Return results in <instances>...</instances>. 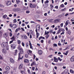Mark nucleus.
I'll list each match as a JSON object with an SVG mask.
<instances>
[{
  "label": "nucleus",
  "mask_w": 74,
  "mask_h": 74,
  "mask_svg": "<svg viewBox=\"0 0 74 74\" xmlns=\"http://www.w3.org/2000/svg\"><path fill=\"white\" fill-rule=\"evenodd\" d=\"M70 73H74V71H73L71 69L70 70Z\"/></svg>",
  "instance_id": "nucleus-37"
},
{
  "label": "nucleus",
  "mask_w": 74,
  "mask_h": 74,
  "mask_svg": "<svg viewBox=\"0 0 74 74\" xmlns=\"http://www.w3.org/2000/svg\"><path fill=\"white\" fill-rule=\"evenodd\" d=\"M25 39H27V36L25 35H24L23 36Z\"/></svg>",
  "instance_id": "nucleus-25"
},
{
  "label": "nucleus",
  "mask_w": 74,
  "mask_h": 74,
  "mask_svg": "<svg viewBox=\"0 0 74 74\" xmlns=\"http://www.w3.org/2000/svg\"><path fill=\"white\" fill-rule=\"evenodd\" d=\"M8 44V42H5L2 43L1 44V46L2 47H3L4 48H6V50H8V46L7 45Z\"/></svg>",
  "instance_id": "nucleus-1"
},
{
  "label": "nucleus",
  "mask_w": 74,
  "mask_h": 74,
  "mask_svg": "<svg viewBox=\"0 0 74 74\" xmlns=\"http://www.w3.org/2000/svg\"><path fill=\"white\" fill-rule=\"evenodd\" d=\"M65 73H67V74H70V73H69L68 71H67L66 72L65 71Z\"/></svg>",
  "instance_id": "nucleus-58"
},
{
  "label": "nucleus",
  "mask_w": 74,
  "mask_h": 74,
  "mask_svg": "<svg viewBox=\"0 0 74 74\" xmlns=\"http://www.w3.org/2000/svg\"><path fill=\"white\" fill-rule=\"evenodd\" d=\"M22 54L23 53H19L18 54V60H19L20 59H22L23 58V56H22Z\"/></svg>",
  "instance_id": "nucleus-2"
},
{
  "label": "nucleus",
  "mask_w": 74,
  "mask_h": 74,
  "mask_svg": "<svg viewBox=\"0 0 74 74\" xmlns=\"http://www.w3.org/2000/svg\"><path fill=\"white\" fill-rule=\"evenodd\" d=\"M16 2L18 3H20L21 2V1H20L19 0H16Z\"/></svg>",
  "instance_id": "nucleus-49"
},
{
  "label": "nucleus",
  "mask_w": 74,
  "mask_h": 74,
  "mask_svg": "<svg viewBox=\"0 0 74 74\" xmlns=\"http://www.w3.org/2000/svg\"><path fill=\"white\" fill-rule=\"evenodd\" d=\"M18 49L19 50H20L21 49H22V47H21V46L20 45H18Z\"/></svg>",
  "instance_id": "nucleus-22"
},
{
  "label": "nucleus",
  "mask_w": 74,
  "mask_h": 74,
  "mask_svg": "<svg viewBox=\"0 0 74 74\" xmlns=\"http://www.w3.org/2000/svg\"><path fill=\"white\" fill-rule=\"evenodd\" d=\"M63 23L61 24H60L61 27H62L63 26Z\"/></svg>",
  "instance_id": "nucleus-62"
},
{
  "label": "nucleus",
  "mask_w": 74,
  "mask_h": 74,
  "mask_svg": "<svg viewBox=\"0 0 74 74\" xmlns=\"http://www.w3.org/2000/svg\"><path fill=\"white\" fill-rule=\"evenodd\" d=\"M36 38H38V36H39V33H38V32L37 29V28H36Z\"/></svg>",
  "instance_id": "nucleus-7"
},
{
  "label": "nucleus",
  "mask_w": 74,
  "mask_h": 74,
  "mask_svg": "<svg viewBox=\"0 0 74 74\" xmlns=\"http://www.w3.org/2000/svg\"><path fill=\"white\" fill-rule=\"evenodd\" d=\"M16 22V19H15L13 20V23H15Z\"/></svg>",
  "instance_id": "nucleus-34"
},
{
  "label": "nucleus",
  "mask_w": 74,
  "mask_h": 74,
  "mask_svg": "<svg viewBox=\"0 0 74 74\" xmlns=\"http://www.w3.org/2000/svg\"><path fill=\"white\" fill-rule=\"evenodd\" d=\"M24 62L25 63H29V60L27 59H25L24 60Z\"/></svg>",
  "instance_id": "nucleus-18"
},
{
  "label": "nucleus",
  "mask_w": 74,
  "mask_h": 74,
  "mask_svg": "<svg viewBox=\"0 0 74 74\" xmlns=\"http://www.w3.org/2000/svg\"><path fill=\"white\" fill-rule=\"evenodd\" d=\"M25 24L24 23H22L21 25V26H23V27L24 26H25Z\"/></svg>",
  "instance_id": "nucleus-52"
},
{
  "label": "nucleus",
  "mask_w": 74,
  "mask_h": 74,
  "mask_svg": "<svg viewBox=\"0 0 74 74\" xmlns=\"http://www.w3.org/2000/svg\"><path fill=\"white\" fill-rule=\"evenodd\" d=\"M40 42L42 43H43V42H44V40H41L40 41Z\"/></svg>",
  "instance_id": "nucleus-55"
},
{
  "label": "nucleus",
  "mask_w": 74,
  "mask_h": 74,
  "mask_svg": "<svg viewBox=\"0 0 74 74\" xmlns=\"http://www.w3.org/2000/svg\"><path fill=\"white\" fill-rule=\"evenodd\" d=\"M33 65H36V62H33L31 64V66H33Z\"/></svg>",
  "instance_id": "nucleus-21"
},
{
  "label": "nucleus",
  "mask_w": 74,
  "mask_h": 74,
  "mask_svg": "<svg viewBox=\"0 0 74 74\" xmlns=\"http://www.w3.org/2000/svg\"><path fill=\"white\" fill-rule=\"evenodd\" d=\"M54 46H55V47H57L58 46H57V44H54Z\"/></svg>",
  "instance_id": "nucleus-59"
},
{
  "label": "nucleus",
  "mask_w": 74,
  "mask_h": 74,
  "mask_svg": "<svg viewBox=\"0 0 74 74\" xmlns=\"http://www.w3.org/2000/svg\"><path fill=\"white\" fill-rule=\"evenodd\" d=\"M12 34L11 33H10V37H11L12 36Z\"/></svg>",
  "instance_id": "nucleus-56"
},
{
  "label": "nucleus",
  "mask_w": 74,
  "mask_h": 74,
  "mask_svg": "<svg viewBox=\"0 0 74 74\" xmlns=\"http://www.w3.org/2000/svg\"><path fill=\"white\" fill-rule=\"evenodd\" d=\"M11 1H8L7 3L6 4V5H7L8 6V5H10L11 4Z\"/></svg>",
  "instance_id": "nucleus-13"
},
{
  "label": "nucleus",
  "mask_w": 74,
  "mask_h": 74,
  "mask_svg": "<svg viewBox=\"0 0 74 74\" xmlns=\"http://www.w3.org/2000/svg\"><path fill=\"white\" fill-rule=\"evenodd\" d=\"M21 30V29L20 28H17V29H16L15 30V32L16 33H17L19 30Z\"/></svg>",
  "instance_id": "nucleus-16"
},
{
  "label": "nucleus",
  "mask_w": 74,
  "mask_h": 74,
  "mask_svg": "<svg viewBox=\"0 0 74 74\" xmlns=\"http://www.w3.org/2000/svg\"><path fill=\"white\" fill-rule=\"evenodd\" d=\"M66 8H64L62 10V11H64L66 10Z\"/></svg>",
  "instance_id": "nucleus-61"
},
{
  "label": "nucleus",
  "mask_w": 74,
  "mask_h": 74,
  "mask_svg": "<svg viewBox=\"0 0 74 74\" xmlns=\"http://www.w3.org/2000/svg\"><path fill=\"white\" fill-rule=\"evenodd\" d=\"M0 59H1V60L3 59V57L1 55H0Z\"/></svg>",
  "instance_id": "nucleus-53"
},
{
  "label": "nucleus",
  "mask_w": 74,
  "mask_h": 74,
  "mask_svg": "<svg viewBox=\"0 0 74 74\" xmlns=\"http://www.w3.org/2000/svg\"><path fill=\"white\" fill-rule=\"evenodd\" d=\"M49 50L50 51H53V49L51 48H49Z\"/></svg>",
  "instance_id": "nucleus-41"
},
{
  "label": "nucleus",
  "mask_w": 74,
  "mask_h": 74,
  "mask_svg": "<svg viewBox=\"0 0 74 74\" xmlns=\"http://www.w3.org/2000/svg\"><path fill=\"white\" fill-rule=\"evenodd\" d=\"M13 42V40H12L10 42V44H11V43H12Z\"/></svg>",
  "instance_id": "nucleus-57"
},
{
  "label": "nucleus",
  "mask_w": 74,
  "mask_h": 74,
  "mask_svg": "<svg viewBox=\"0 0 74 74\" xmlns=\"http://www.w3.org/2000/svg\"><path fill=\"white\" fill-rule=\"evenodd\" d=\"M58 60H60V62H61L62 60V59H60V57H58Z\"/></svg>",
  "instance_id": "nucleus-36"
},
{
  "label": "nucleus",
  "mask_w": 74,
  "mask_h": 74,
  "mask_svg": "<svg viewBox=\"0 0 74 74\" xmlns=\"http://www.w3.org/2000/svg\"><path fill=\"white\" fill-rule=\"evenodd\" d=\"M61 31H60V30H59L58 31V32H57V34H59V33H60Z\"/></svg>",
  "instance_id": "nucleus-44"
},
{
  "label": "nucleus",
  "mask_w": 74,
  "mask_h": 74,
  "mask_svg": "<svg viewBox=\"0 0 74 74\" xmlns=\"http://www.w3.org/2000/svg\"><path fill=\"white\" fill-rule=\"evenodd\" d=\"M1 36H2V33L0 32V38H1Z\"/></svg>",
  "instance_id": "nucleus-43"
},
{
  "label": "nucleus",
  "mask_w": 74,
  "mask_h": 74,
  "mask_svg": "<svg viewBox=\"0 0 74 74\" xmlns=\"http://www.w3.org/2000/svg\"><path fill=\"white\" fill-rule=\"evenodd\" d=\"M29 34H33V31H30L29 32Z\"/></svg>",
  "instance_id": "nucleus-39"
},
{
  "label": "nucleus",
  "mask_w": 74,
  "mask_h": 74,
  "mask_svg": "<svg viewBox=\"0 0 74 74\" xmlns=\"http://www.w3.org/2000/svg\"><path fill=\"white\" fill-rule=\"evenodd\" d=\"M21 29L22 31H25V29L23 28H21Z\"/></svg>",
  "instance_id": "nucleus-63"
},
{
  "label": "nucleus",
  "mask_w": 74,
  "mask_h": 74,
  "mask_svg": "<svg viewBox=\"0 0 74 74\" xmlns=\"http://www.w3.org/2000/svg\"><path fill=\"white\" fill-rule=\"evenodd\" d=\"M3 74H7V71H5L3 73Z\"/></svg>",
  "instance_id": "nucleus-45"
},
{
  "label": "nucleus",
  "mask_w": 74,
  "mask_h": 74,
  "mask_svg": "<svg viewBox=\"0 0 74 74\" xmlns=\"http://www.w3.org/2000/svg\"><path fill=\"white\" fill-rule=\"evenodd\" d=\"M26 14H29L30 13V11L29 10H27L26 11Z\"/></svg>",
  "instance_id": "nucleus-35"
},
{
  "label": "nucleus",
  "mask_w": 74,
  "mask_h": 74,
  "mask_svg": "<svg viewBox=\"0 0 74 74\" xmlns=\"http://www.w3.org/2000/svg\"><path fill=\"white\" fill-rule=\"evenodd\" d=\"M54 61L55 62H58V60L56 57H54Z\"/></svg>",
  "instance_id": "nucleus-20"
},
{
  "label": "nucleus",
  "mask_w": 74,
  "mask_h": 74,
  "mask_svg": "<svg viewBox=\"0 0 74 74\" xmlns=\"http://www.w3.org/2000/svg\"><path fill=\"white\" fill-rule=\"evenodd\" d=\"M38 54L39 55H42V51L41 50H38Z\"/></svg>",
  "instance_id": "nucleus-10"
},
{
  "label": "nucleus",
  "mask_w": 74,
  "mask_h": 74,
  "mask_svg": "<svg viewBox=\"0 0 74 74\" xmlns=\"http://www.w3.org/2000/svg\"><path fill=\"white\" fill-rule=\"evenodd\" d=\"M29 6L31 8H35V7H36V6L34 4L33 5L32 4H31L29 5Z\"/></svg>",
  "instance_id": "nucleus-5"
},
{
  "label": "nucleus",
  "mask_w": 74,
  "mask_h": 74,
  "mask_svg": "<svg viewBox=\"0 0 74 74\" xmlns=\"http://www.w3.org/2000/svg\"><path fill=\"white\" fill-rule=\"evenodd\" d=\"M69 15V14L68 13H67L65 15V16H67Z\"/></svg>",
  "instance_id": "nucleus-60"
},
{
  "label": "nucleus",
  "mask_w": 74,
  "mask_h": 74,
  "mask_svg": "<svg viewBox=\"0 0 74 74\" xmlns=\"http://www.w3.org/2000/svg\"><path fill=\"white\" fill-rule=\"evenodd\" d=\"M22 46H23V47H24L25 46V44L23 42H22Z\"/></svg>",
  "instance_id": "nucleus-50"
},
{
  "label": "nucleus",
  "mask_w": 74,
  "mask_h": 74,
  "mask_svg": "<svg viewBox=\"0 0 74 74\" xmlns=\"http://www.w3.org/2000/svg\"><path fill=\"white\" fill-rule=\"evenodd\" d=\"M16 10H17L16 8H14L13 9V11H14V12H16V11H17Z\"/></svg>",
  "instance_id": "nucleus-27"
},
{
  "label": "nucleus",
  "mask_w": 74,
  "mask_h": 74,
  "mask_svg": "<svg viewBox=\"0 0 74 74\" xmlns=\"http://www.w3.org/2000/svg\"><path fill=\"white\" fill-rule=\"evenodd\" d=\"M29 45L30 46V48H31V49H33V47H32V44L31 43V42H30V41H29Z\"/></svg>",
  "instance_id": "nucleus-15"
},
{
  "label": "nucleus",
  "mask_w": 74,
  "mask_h": 74,
  "mask_svg": "<svg viewBox=\"0 0 74 74\" xmlns=\"http://www.w3.org/2000/svg\"><path fill=\"white\" fill-rule=\"evenodd\" d=\"M10 67L8 66H7L5 68V70H7V71H9L10 70Z\"/></svg>",
  "instance_id": "nucleus-19"
},
{
  "label": "nucleus",
  "mask_w": 74,
  "mask_h": 74,
  "mask_svg": "<svg viewBox=\"0 0 74 74\" xmlns=\"http://www.w3.org/2000/svg\"><path fill=\"white\" fill-rule=\"evenodd\" d=\"M10 62L12 63H14L15 62L14 61V60H13V59L12 58H10Z\"/></svg>",
  "instance_id": "nucleus-9"
},
{
  "label": "nucleus",
  "mask_w": 74,
  "mask_h": 74,
  "mask_svg": "<svg viewBox=\"0 0 74 74\" xmlns=\"http://www.w3.org/2000/svg\"><path fill=\"white\" fill-rule=\"evenodd\" d=\"M21 73H22L23 74H25V72L24 71H20Z\"/></svg>",
  "instance_id": "nucleus-28"
},
{
  "label": "nucleus",
  "mask_w": 74,
  "mask_h": 74,
  "mask_svg": "<svg viewBox=\"0 0 74 74\" xmlns=\"http://www.w3.org/2000/svg\"><path fill=\"white\" fill-rule=\"evenodd\" d=\"M34 18H36V19H38V18H39V15H35L34 16Z\"/></svg>",
  "instance_id": "nucleus-17"
},
{
  "label": "nucleus",
  "mask_w": 74,
  "mask_h": 74,
  "mask_svg": "<svg viewBox=\"0 0 74 74\" xmlns=\"http://www.w3.org/2000/svg\"><path fill=\"white\" fill-rule=\"evenodd\" d=\"M49 37V35H47L46 36V38L47 39L48 38V37Z\"/></svg>",
  "instance_id": "nucleus-47"
},
{
  "label": "nucleus",
  "mask_w": 74,
  "mask_h": 74,
  "mask_svg": "<svg viewBox=\"0 0 74 74\" xmlns=\"http://www.w3.org/2000/svg\"><path fill=\"white\" fill-rule=\"evenodd\" d=\"M60 7H64V5L63 4H62L60 5Z\"/></svg>",
  "instance_id": "nucleus-38"
},
{
  "label": "nucleus",
  "mask_w": 74,
  "mask_h": 74,
  "mask_svg": "<svg viewBox=\"0 0 74 74\" xmlns=\"http://www.w3.org/2000/svg\"><path fill=\"white\" fill-rule=\"evenodd\" d=\"M55 8H56L57 9H58V6H55Z\"/></svg>",
  "instance_id": "nucleus-48"
},
{
  "label": "nucleus",
  "mask_w": 74,
  "mask_h": 74,
  "mask_svg": "<svg viewBox=\"0 0 74 74\" xmlns=\"http://www.w3.org/2000/svg\"><path fill=\"white\" fill-rule=\"evenodd\" d=\"M15 53L14 54V55H16V53H18V50H15Z\"/></svg>",
  "instance_id": "nucleus-23"
},
{
  "label": "nucleus",
  "mask_w": 74,
  "mask_h": 74,
  "mask_svg": "<svg viewBox=\"0 0 74 74\" xmlns=\"http://www.w3.org/2000/svg\"><path fill=\"white\" fill-rule=\"evenodd\" d=\"M15 47H16V45L15 44L11 45V47L13 49H15Z\"/></svg>",
  "instance_id": "nucleus-6"
},
{
  "label": "nucleus",
  "mask_w": 74,
  "mask_h": 74,
  "mask_svg": "<svg viewBox=\"0 0 74 74\" xmlns=\"http://www.w3.org/2000/svg\"><path fill=\"white\" fill-rule=\"evenodd\" d=\"M49 3V1L48 0H46L44 2V3L45 4H46L47 3Z\"/></svg>",
  "instance_id": "nucleus-30"
},
{
  "label": "nucleus",
  "mask_w": 74,
  "mask_h": 74,
  "mask_svg": "<svg viewBox=\"0 0 74 74\" xmlns=\"http://www.w3.org/2000/svg\"><path fill=\"white\" fill-rule=\"evenodd\" d=\"M9 26L12 29H15V28L16 27V25L15 24H10V25Z\"/></svg>",
  "instance_id": "nucleus-3"
},
{
  "label": "nucleus",
  "mask_w": 74,
  "mask_h": 74,
  "mask_svg": "<svg viewBox=\"0 0 74 74\" xmlns=\"http://www.w3.org/2000/svg\"><path fill=\"white\" fill-rule=\"evenodd\" d=\"M17 41L18 44H21V40H17Z\"/></svg>",
  "instance_id": "nucleus-29"
},
{
  "label": "nucleus",
  "mask_w": 74,
  "mask_h": 74,
  "mask_svg": "<svg viewBox=\"0 0 74 74\" xmlns=\"http://www.w3.org/2000/svg\"><path fill=\"white\" fill-rule=\"evenodd\" d=\"M16 9H17L16 10L17 11H20V9L19 8H16Z\"/></svg>",
  "instance_id": "nucleus-46"
},
{
  "label": "nucleus",
  "mask_w": 74,
  "mask_h": 74,
  "mask_svg": "<svg viewBox=\"0 0 74 74\" xmlns=\"http://www.w3.org/2000/svg\"><path fill=\"white\" fill-rule=\"evenodd\" d=\"M42 74H45V71H43Z\"/></svg>",
  "instance_id": "nucleus-64"
},
{
  "label": "nucleus",
  "mask_w": 74,
  "mask_h": 74,
  "mask_svg": "<svg viewBox=\"0 0 74 74\" xmlns=\"http://www.w3.org/2000/svg\"><path fill=\"white\" fill-rule=\"evenodd\" d=\"M4 6L3 5L0 4V7H4Z\"/></svg>",
  "instance_id": "nucleus-40"
},
{
  "label": "nucleus",
  "mask_w": 74,
  "mask_h": 74,
  "mask_svg": "<svg viewBox=\"0 0 74 74\" xmlns=\"http://www.w3.org/2000/svg\"><path fill=\"white\" fill-rule=\"evenodd\" d=\"M41 38H42V39H44V40H45V37H42V36H41Z\"/></svg>",
  "instance_id": "nucleus-51"
},
{
  "label": "nucleus",
  "mask_w": 74,
  "mask_h": 74,
  "mask_svg": "<svg viewBox=\"0 0 74 74\" xmlns=\"http://www.w3.org/2000/svg\"><path fill=\"white\" fill-rule=\"evenodd\" d=\"M7 16L5 14L3 16V18L4 19H5L6 17Z\"/></svg>",
  "instance_id": "nucleus-33"
},
{
  "label": "nucleus",
  "mask_w": 74,
  "mask_h": 74,
  "mask_svg": "<svg viewBox=\"0 0 74 74\" xmlns=\"http://www.w3.org/2000/svg\"><path fill=\"white\" fill-rule=\"evenodd\" d=\"M22 67H23V64H21L20 65L18 69L20 70H21L22 69Z\"/></svg>",
  "instance_id": "nucleus-8"
},
{
  "label": "nucleus",
  "mask_w": 74,
  "mask_h": 74,
  "mask_svg": "<svg viewBox=\"0 0 74 74\" xmlns=\"http://www.w3.org/2000/svg\"><path fill=\"white\" fill-rule=\"evenodd\" d=\"M71 61V62H74V56H73L72 57L70 58Z\"/></svg>",
  "instance_id": "nucleus-14"
},
{
  "label": "nucleus",
  "mask_w": 74,
  "mask_h": 74,
  "mask_svg": "<svg viewBox=\"0 0 74 74\" xmlns=\"http://www.w3.org/2000/svg\"><path fill=\"white\" fill-rule=\"evenodd\" d=\"M68 33L69 34H71V31L70 30H68Z\"/></svg>",
  "instance_id": "nucleus-42"
},
{
  "label": "nucleus",
  "mask_w": 74,
  "mask_h": 74,
  "mask_svg": "<svg viewBox=\"0 0 74 74\" xmlns=\"http://www.w3.org/2000/svg\"><path fill=\"white\" fill-rule=\"evenodd\" d=\"M26 47H28L29 46V43H26Z\"/></svg>",
  "instance_id": "nucleus-54"
},
{
  "label": "nucleus",
  "mask_w": 74,
  "mask_h": 74,
  "mask_svg": "<svg viewBox=\"0 0 74 74\" xmlns=\"http://www.w3.org/2000/svg\"><path fill=\"white\" fill-rule=\"evenodd\" d=\"M49 32H47L46 31H45V35H46V34L48 35V34H49Z\"/></svg>",
  "instance_id": "nucleus-31"
},
{
  "label": "nucleus",
  "mask_w": 74,
  "mask_h": 74,
  "mask_svg": "<svg viewBox=\"0 0 74 74\" xmlns=\"http://www.w3.org/2000/svg\"><path fill=\"white\" fill-rule=\"evenodd\" d=\"M11 39L12 41H14V40H15V37H14V36H13L11 38Z\"/></svg>",
  "instance_id": "nucleus-26"
},
{
  "label": "nucleus",
  "mask_w": 74,
  "mask_h": 74,
  "mask_svg": "<svg viewBox=\"0 0 74 74\" xmlns=\"http://www.w3.org/2000/svg\"><path fill=\"white\" fill-rule=\"evenodd\" d=\"M68 22H69V20H67L66 21V22L65 25L66 26H67V25H68Z\"/></svg>",
  "instance_id": "nucleus-24"
},
{
  "label": "nucleus",
  "mask_w": 74,
  "mask_h": 74,
  "mask_svg": "<svg viewBox=\"0 0 74 74\" xmlns=\"http://www.w3.org/2000/svg\"><path fill=\"white\" fill-rule=\"evenodd\" d=\"M20 53H23L24 52H23V49L22 48L20 49Z\"/></svg>",
  "instance_id": "nucleus-12"
},
{
  "label": "nucleus",
  "mask_w": 74,
  "mask_h": 74,
  "mask_svg": "<svg viewBox=\"0 0 74 74\" xmlns=\"http://www.w3.org/2000/svg\"><path fill=\"white\" fill-rule=\"evenodd\" d=\"M28 54H29V53H28V54H26L25 55V58H28Z\"/></svg>",
  "instance_id": "nucleus-32"
},
{
  "label": "nucleus",
  "mask_w": 74,
  "mask_h": 74,
  "mask_svg": "<svg viewBox=\"0 0 74 74\" xmlns=\"http://www.w3.org/2000/svg\"><path fill=\"white\" fill-rule=\"evenodd\" d=\"M36 28H37V30H39V29H40V26L39 25H37L36 27Z\"/></svg>",
  "instance_id": "nucleus-11"
},
{
  "label": "nucleus",
  "mask_w": 74,
  "mask_h": 74,
  "mask_svg": "<svg viewBox=\"0 0 74 74\" xmlns=\"http://www.w3.org/2000/svg\"><path fill=\"white\" fill-rule=\"evenodd\" d=\"M60 19L58 18L57 19H55L53 21L54 23H58L60 22Z\"/></svg>",
  "instance_id": "nucleus-4"
}]
</instances>
